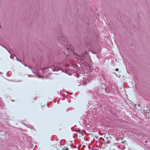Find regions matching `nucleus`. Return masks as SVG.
I'll return each instance as SVG.
<instances>
[{"label": "nucleus", "mask_w": 150, "mask_h": 150, "mask_svg": "<svg viewBox=\"0 0 150 150\" xmlns=\"http://www.w3.org/2000/svg\"><path fill=\"white\" fill-rule=\"evenodd\" d=\"M133 137L135 139H138L139 137V135L137 133L133 132L132 133Z\"/></svg>", "instance_id": "nucleus-1"}, {"label": "nucleus", "mask_w": 150, "mask_h": 150, "mask_svg": "<svg viewBox=\"0 0 150 150\" xmlns=\"http://www.w3.org/2000/svg\"><path fill=\"white\" fill-rule=\"evenodd\" d=\"M10 58L11 59H13V57L11 55L10 56Z\"/></svg>", "instance_id": "nucleus-2"}, {"label": "nucleus", "mask_w": 150, "mask_h": 150, "mask_svg": "<svg viewBox=\"0 0 150 150\" xmlns=\"http://www.w3.org/2000/svg\"><path fill=\"white\" fill-rule=\"evenodd\" d=\"M52 70H53V71H57V70H56V69H52Z\"/></svg>", "instance_id": "nucleus-3"}, {"label": "nucleus", "mask_w": 150, "mask_h": 150, "mask_svg": "<svg viewBox=\"0 0 150 150\" xmlns=\"http://www.w3.org/2000/svg\"><path fill=\"white\" fill-rule=\"evenodd\" d=\"M68 148H66L65 149V150H68Z\"/></svg>", "instance_id": "nucleus-4"}, {"label": "nucleus", "mask_w": 150, "mask_h": 150, "mask_svg": "<svg viewBox=\"0 0 150 150\" xmlns=\"http://www.w3.org/2000/svg\"><path fill=\"white\" fill-rule=\"evenodd\" d=\"M118 70H119V69H118V68H117V69H115V71H118Z\"/></svg>", "instance_id": "nucleus-5"}, {"label": "nucleus", "mask_w": 150, "mask_h": 150, "mask_svg": "<svg viewBox=\"0 0 150 150\" xmlns=\"http://www.w3.org/2000/svg\"><path fill=\"white\" fill-rule=\"evenodd\" d=\"M16 57V58L17 60V61H20L19 60H18V59L17 58V57Z\"/></svg>", "instance_id": "nucleus-6"}, {"label": "nucleus", "mask_w": 150, "mask_h": 150, "mask_svg": "<svg viewBox=\"0 0 150 150\" xmlns=\"http://www.w3.org/2000/svg\"><path fill=\"white\" fill-rule=\"evenodd\" d=\"M28 67L30 69H31V67H30L29 66H28Z\"/></svg>", "instance_id": "nucleus-7"}, {"label": "nucleus", "mask_w": 150, "mask_h": 150, "mask_svg": "<svg viewBox=\"0 0 150 150\" xmlns=\"http://www.w3.org/2000/svg\"><path fill=\"white\" fill-rule=\"evenodd\" d=\"M28 77H31V76H30V75H28Z\"/></svg>", "instance_id": "nucleus-8"}, {"label": "nucleus", "mask_w": 150, "mask_h": 150, "mask_svg": "<svg viewBox=\"0 0 150 150\" xmlns=\"http://www.w3.org/2000/svg\"><path fill=\"white\" fill-rule=\"evenodd\" d=\"M1 28V25H0V28Z\"/></svg>", "instance_id": "nucleus-9"}, {"label": "nucleus", "mask_w": 150, "mask_h": 150, "mask_svg": "<svg viewBox=\"0 0 150 150\" xmlns=\"http://www.w3.org/2000/svg\"><path fill=\"white\" fill-rule=\"evenodd\" d=\"M25 67H26V65H25Z\"/></svg>", "instance_id": "nucleus-10"}]
</instances>
